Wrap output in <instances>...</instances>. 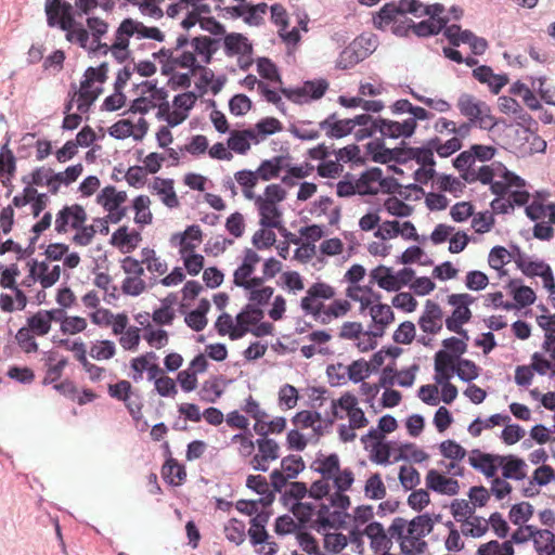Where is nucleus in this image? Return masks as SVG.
<instances>
[{
  "mask_svg": "<svg viewBox=\"0 0 555 555\" xmlns=\"http://www.w3.org/2000/svg\"><path fill=\"white\" fill-rule=\"evenodd\" d=\"M72 3L65 0H47L44 12L47 15V24L49 27H57L66 31V39L72 42L74 33L72 29L79 24L76 21V11Z\"/></svg>",
  "mask_w": 555,
  "mask_h": 555,
  "instance_id": "obj_1",
  "label": "nucleus"
},
{
  "mask_svg": "<svg viewBox=\"0 0 555 555\" xmlns=\"http://www.w3.org/2000/svg\"><path fill=\"white\" fill-rule=\"evenodd\" d=\"M371 281L387 292H398L402 286L410 284L415 279V271L411 267H404L395 272L391 267L379 264L370 273Z\"/></svg>",
  "mask_w": 555,
  "mask_h": 555,
  "instance_id": "obj_2",
  "label": "nucleus"
},
{
  "mask_svg": "<svg viewBox=\"0 0 555 555\" xmlns=\"http://www.w3.org/2000/svg\"><path fill=\"white\" fill-rule=\"evenodd\" d=\"M328 81L324 78L306 80L301 87H281L280 92L295 104L302 105L320 100L328 89Z\"/></svg>",
  "mask_w": 555,
  "mask_h": 555,
  "instance_id": "obj_3",
  "label": "nucleus"
},
{
  "mask_svg": "<svg viewBox=\"0 0 555 555\" xmlns=\"http://www.w3.org/2000/svg\"><path fill=\"white\" fill-rule=\"evenodd\" d=\"M335 296V289L324 282L313 283L307 291V295L300 300V308L306 314H311L315 320L321 317L324 304L313 305L318 299L328 300Z\"/></svg>",
  "mask_w": 555,
  "mask_h": 555,
  "instance_id": "obj_4",
  "label": "nucleus"
},
{
  "mask_svg": "<svg viewBox=\"0 0 555 555\" xmlns=\"http://www.w3.org/2000/svg\"><path fill=\"white\" fill-rule=\"evenodd\" d=\"M475 301V298L467 294H452L448 297V304L454 307L450 317H447L444 323L447 328H459L472 319V311L469 306Z\"/></svg>",
  "mask_w": 555,
  "mask_h": 555,
  "instance_id": "obj_5",
  "label": "nucleus"
},
{
  "mask_svg": "<svg viewBox=\"0 0 555 555\" xmlns=\"http://www.w3.org/2000/svg\"><path fill=\"white\" fill-rule=\"evenodd\" d=\"M501 459L500 454L486 453L479 449H474L470 451L468 463L474 469L490 479L496 476L501 466Z\"/></svg>",
  "mask_w": 555,
  "mask_h": 555,
  "instance_id": "obj_6",
  "label": "nucleus"
},
{
  "mask_svg": "<svg viewBox=\"0 0 555 555\" xmlns=\"http://www.w3.org/2000/svg\"><path fill=\"white\" fill-rule=\"evenodd\" d=\"M391 152L390 163H396L397 165H405L410 160H414L418 165L429 163L425 142L423 145L414 147L410 146L404 140H402L396 147L391 149Z\"/></svg>",
  "mask_w": 555,
  "mask_h": 555,
  "instance_id": "obj_7",
  "label": "nucleus"
},
{
  "mask_svg": "<svg viewBox=\"0 0 555 555\" xmlns=\"http://www.w3.org/2000/svg\"><path fill=\"white\" fill-rule=\"evenodd\" d=\"M500 177L502 180H493L489 186L492 194H494L495 198H504L507 195L512 188L521 189L526 185L525 179L509 170L506 166L499 163Z\"/></svg>",
  "mask_w": 555,
  "mask_h": 555,
  "instance_id": "obj_8",
  "label": "nucleus"
},
{
  "mask_svg": "<svg viewBox=\"0 0 555 555\" xmlns=\"http://www.w3.org/2000/svg\"><path fill=\"white\" fill-rule=\"evenodd\" d=\"M463 144L460 138L453 137L442 143L439 137H433L425 141V147L427 150V157L429 159V165H436V159L434 153L436 152L439 157L448 158L454 153L459 152L462 149Z\"/></svg>",
  "mask_w": 555,
  "mask_h": 555,
  "instance_id": "obj_9",
  "label": "nucleus"
},
{
  "mask_svg": "<svg viewBox=\"0 0 555 555\" xmlns=\"http://www.w3.org/2000/svg\"><path fill=\"white\" fill-rule=\"evenodd\" d=\"M260 261V256L251 248L244 249V258L242 263L234 270V284L237 287L250 288L253 285L248 284L246 279L251 278L256 264Z\"/></svg>",
  "mask_w": 555,
  "mask_h": 555,
  "instance_id": "obj_10",
  "label": "nucleus"
},
{
  "mask_svg": "<svg viewBox=\"0 0 555 555\" xmlns=\"http://www.w3.org/2000/svg\"><path fill=\"white\" fill-rule=\"evenodd\" d=\"M286 197V191L280 184H269L264 189V197L258 195L255 197V205L258 212L269 211L278 212V204L283 202Z\"/></svg>",
  "mask_w": 555,
  "mask_h": 555,
  "instance_id": "obj_11",
  "label": "nucleus"
},
{
  "mask_svg": "<svg viewBox=\"0 0 555 555\" xmlns=\"http://www.w3.org/2000/svg\"><path fill=\"white\" fill-rule=\"evenodd\" d=\"M426 488L442 494L456 495L460 491L459 481L454 478H446L437 469H429L426 476Z\"/></svg>",
  "mask_w": 555,
  "mask_h": 555,
  "instance_id": "obj_12",
  "label": "nucleus"
},
{
  "mask_svg": "<svg viewBox=\"0 0 555 555\" xmlns=\"http://www.w3.org/2000/svg\"><path fill=\"white\" fill-rule=\"evenodd\" d=\"M466 351L467 344L459 337L451 336L442 340V348L435 353V357L442 359L443 362L457 364L461 360H466L462 357Z\"/></svg>",
  "mask_w": 555,
  "mask_h": 555,
  "instance_id": "obj_13",
  "label": "nucleus"
},
{
  "mask_svg": "<svg viewBox=\"0 0 555 555\" xmlns=\"http://www.w3.org/2000/svg\"><path fill=\"white\" fill-rule=\"evenodd\" d=\"M128 28V37H132L137 35L138 39H152L157 42H163L165 40L164 33L155 26H145L142 22L135 21L131 17H126L121 22V29Z\"/></svg>",
  "mask_w": 555,
  "mask_h": 555,
  "instance_id": "obj_14",
  "label": "nucleus"
},
{
  "mask_svg": "<svg viewBox=\"0 0 555 555\" xmlns=\"http://www.w3.org/2000/svg\"><path fill=\"white\" fill-rule=\"evenodd\" d=\"M501 470L505 479L524 480L527 477L526 462L514 454L501 455Z\"/></svg>",
  "mask_w": 555,
  "mask_h": 555,
  "instance_id": "obj_15",
  "label": "nucleus"
},
{
  "mask_svg": "<svg viewBox=\"0 0 555 555\" xmlns=\"http://www.w3.org/2000/svg\"><path fill=\"white\" fill-rule=\"evenodd\" d=\"M382 168L370 167L362 171L356 180L358 184V195L360 196H375L379 193V189L374 186V183H379L382 179Z\"/></svg>",
  "mask_w": 555,
  "mask_h": 555,
  "instance_id": "obj_16",
  "label": "nucleus"
},
{
  "mask_svg": "<svg viewBox=\"0 0 555 555\" xmlns=\"http://www.w3.org/2000/svg\"><path fill=\"white\" fill-rule=\"evenodd\" d=\"M310 468L320 474L324 480H331L334 475L339 473L340 462L336 453L324 455L321 451L318 453L315 461Z\"/></svg>",
  "mask_w": 555,
  "mask_h": 555,
  "instance_id": "obj_17",
  "label": "nucleus"
},
{
  "mask_svg": "<svg viewBox=\"0 0 555 555\" xmlns=\"http://www.w3.org/2000/svg\"><path fill=\"white\" fill-rule=\"evenodd\" d=\"M513 299L518 304V309L529 307L534 304L537 295L534 291L524 285L521 279H511L506 285Z\"/></svg>",
  "mask_w": 555,
  "mask_h": 555,
  "instance_id": "obj_18",
  "label": "nucleus"
},
{
  "mask_svg": "<svg viewBox=\"0 0 555 555\" xmlns=\"http://www.w3.org/2000/svg\"><path fill=\"white\" fill-rule=\"evenodd\" d=\"M141 240L140 232L135 230L129 232L128 227L122 225L113 233L109 243L119 247L122 253H130L137 248Z\"/></svg>",
  "mask_w": 555,
  "mask_h": 555,
  "instance_id": "obj_19",
  "label": "nucleus"
},
{
  "mask_svg": "<svg viewBox=\"0 0 555 555\" xmlns=\"http://www.w3.org/2000/svg\"><path fill=\"white\" fill-rule=\"evenodd\" d=\"M412 23V33L418 38H429L439 35L444 26L449 23V17L438 16L436 20H423L415 23L413 20H408Z\"/></svg>",
  "mask_w": 555,
  "mask_h": 555,
  "instance_id": "obj_20",
  "label": "nucleus"
},
{
  "mask_svg": "<svg viewBox=\"0 0 555 555\" xmlns=\"http://www.w3.org/2000/svg\"><path fill=\"white\" fill-rule=\"evenodd\" d=\"M224 53L228 56L237 54H251L253 46L248 38L241 33H229L224 35L223 40Z\"/></svg>",
  "mask_w": 555,
  "mask_h": 555,
  "instance_id": "obj_21",
  "label": "nucleus"
},
{
  "mask_svg": "<svg viewBox=\"0 0 555 555\" xmlns=\"http://www.w3.org/2000/svg\"><path fill=\"white\" fill-rule=\"evenodd\" d=\"M249 141H253L255 144L260 142V139L253 129H245L241 132H231L227 143L231 151L240 155H245L250 150Z\"/></svg>",
  "mask_w": 555,
  "mask_h": 555,
  "instance_id": "obj_22",
  "label": "nucleus"
},
{
  "mask_svg": "<svg viewBox=\"0 0 555 555\" xmlns=\"http://www.w3.org/2000/svg\"><path fill=\"white\" fill-rule=\"evenodd\" d=\"M289 155H278L260 163L256 170L259 178L263 181H270L280 176V172L286 168L285 160L289 159Z\"/></svg>",
  "mask_w": 555,
  "mask_h": 555,
  "instance_id": "obj_23",
  "label": "nucleus"
},
{
  "mask_svg": "<svg viewBox=\"0 0 555 555\" xmlns=\"http://www.w3.org/2000/svg\"><path fill=\"white\" fill-rule=\"evenodd\" d=\"M192 241H196L201 243L203 241V232L198 224H191L188 225L186 229L183 232L175 233L170 237V244L172 246L179 245L181 247L180 253L185 251L186 249L193 250L195 248V245L191 242H188V237Z\"/></svg>",
  "mask_w": 555,
  "mask_h": 555,
  "instance_id": "obj_24",
  "label": "nucleus"
},
{
  "mask_svg": "<svg viewBox=\"0 0 555 555\" xmlns=\"http://www.w3.org/2000/svg\"><path fill=\"white\" fill-rule=\"evenodd\" d=\"M457 106L461 114L468 117L472 122H476L483 108L490 112V107L485 102L475 101V98L467 93H463L459 98Z\"/></svg>",
  "mask_w": 555,
  "mask_h": 555,
  "instance_id": "obj_25",
  "label": "nucleus"
},
{
  "mask_svg": "<svg viewBox=\"0 0 555 555\" xmlns=\"http://www.w3.org/2000/svg\"><path fill=\"white\" fill-rule=\"evenodd\" d=\"M120 29H121V23L119 24V26L116 29L115 41L112 44V47L109 48V51L112 52V54L117 63L126 62L131 55V52L129 51V43H130L129 39L131 37L127 36L129 30H128V28H124L122 30H120Z\"/></svg>",
  "mask_w": 555,
  "mask_h": 555,
  "instance_id": "obj_26",
  "label": "nucleus"
},
{
  "mask_svg": "<svg viewBox=\"0 0 555 555\" xmlns=\"http://www.w3.org/2000/svg\"><path fill=\"white\" fill-rule=\"evenodd\" d=\"M399 15L396 1L386 2L377 12L373 13L372 24L378 30H386L390 24H395Z\"/></svg>",
  "mask_w": 555,
  "mask_h": 555,
  "instance_id": "obj_27",
  "label": "nucleus"
},
{
  "mask_svg": "<svg viewBox=\"0 0 555 555\" xmlns=\"http://www.w3.org/2000/svg\"><path fill=\"white\" fill-rule=\"evenodd\" d=\"M256 444L258 448V454H255L251 459V463L258 462H272L280 457V446L272 438H257Z\"/></svg>",
  "mask_w": 555,
  "mask_h": 555,
  "instance_id": "obj_28",
  "label": "nucleus"
},
{
  "mask_svg": "<svg viewBox=\"0 0 555 555\" xmlns=\"http://www.w3.org/2000/svg\"><path fill=\"white\" fill-rule=\"evenodd\" d=\"M511 417L508 414L504 413H495L490 415L486 420H481L480 417H476L469 425H468V433L473 437H479L483 429H490L494 426H499L502 423H509Z\"/></svg>",
  "mask_w": 555,
  "mask_h": 555,
  "instance_id": "obj_29",
  "label": "nucleus"
},
{
  "mask_svg": "<svg viewBox=\"0 0 555 555\" xmlns=\"http://www.w3.org/2000/svg\"><path fill=\"white\" fill-rule=\"evenodd\" d=\"M127 201V193L125 191H117L114 185H107L96 195V203L103 209L122 207L121 205Z\"/></svg>",
  "mask_w": 555,
  "mask_h": 555,
  "instance_id": "obj_30",
  "label": "nucleus"
},
{
  "mask_svg": "<svg viewBox=\"0 0 555 555\" xmlns=\"http://www.w3.org/2000/svg\"><path fill=\"white\" fill-rule=\"evenodd\" d=\"M366 154L370 159L377 164H389L390 155L392 154L391 149L387 147L383 138H376L365 145Z\"/></svg>",
  "mask_w": 555,
  "mask_h": 555,
  "instance_id": "obj_31",
  "label": "nucleus"
},
{
  "mask_svg": "<svg viewBox=\"0 0 555 555\" xmlns=\"http://www.w3.org/2000/svg\"><path fill=\"white\" fill-rule=\"evenodd\" d=\"M366 57L367 53L360 52V49H357L352 43H350L340 52L336 61V68L343 70L350 69Z\"/></svg>",
  "mask_w": 555,
  "mask_h": 555,
  "instance_id": "obj_32",
  "label": "nucleus"
},
{
  "mask_svg": "<svg viewBox=\"0 0 555 555\" xmlns=\"http://www.w3.org/2000/svg\"><path fill=\"white\" fill-rule=\"evenodd\" d=\"M393 444L395 441L392 440L375 441L371 450L370 460L377 465L387 466L391 464L390 456L393 452Z\"/></svg>",
  "mask_w": 555,
  "mask_h": 555,
  "instance_id": "obj_33",
  "label": "nucleus"
},
{
  "mask_svg": "<svg viewBox=\"0 0 555 555\" xmlns=\"http://www.w3.org/2000/svg\"><path fill=\"white\" fill-rule=\"evenodd\" d=\"M434 380L437 385L452 384L451 378L456 375L457 367L451 362H443L442 359L434 357Z\"/></svg>",
  "mask_w": 555,
  "mask_h": 555,
  "instance_id": "obj_34",
  "label": "nucleus"
},
{
  "mask_svg": "<svg viewBox=\"0 0 555 555\" xmlns=\"http://www.w3.org/2000/svg\"><path fill=\"white\" fill-rule=\"evenodd\" d=\"M162 475L168 485L177 486L178 483L173 481L172 476L179 480V483L183 482L186 479L185 466L176 459H166L162 467Z\"/></svg>",
  "mask_w": 555,
  "mask_h": 555,
  "instance_id": "obj_35",
  "label": "nucleus"
},
{
  "mask_svg": "<svg viewBox=\"0 0 555 555\" xmlns=\"http://www.w3.org/2000/svg\"><path fill=\"white\" fill-rule=\"evenodd\" d=\"M87 26L91 31L93 41L98 43V48H103V55H106L109 47L106 43H102L101 38L107 33L108 24L98 16H88Z\"/></svg>",
  "mask_w": 555,
  "mask_h": 555,
  "instance_id": "obj_36",
  "label": "nucleus"
},
{
  "mask_svg": "<svg viewBox=\"0 0 555 555\" xmlns=\"http://www.w3.org/2000/svg\"><path fill=\"white\" fill-rule=\"evenodd\" d=\"M428 459V454L417 449L412 442H403L399 447V453L395 456L393 462L399 461H413L414 463H423Z\"/></svg>",
  "mask_w": 555,
  "mask_h": 555,
  "instance_id": "obj_37",
  "label": "nucleus"
},
{
  "mask_svg": "<svg viewBox=\"0 0 555 555\" xmlns=\"http://www.w3.org/2000/svg\"><path fill=\"white\" fill-rule=\"evenodd\" d=\"M534 513V508L529 502L513 504L508 512V519L513 525L520 526L526 524Z\"/></svg>",
  "mask_w": 555,
  "mask_h": 555,
  "instance_id": "obj_38",
  "label": "nucleus"
},
{
  "mask_svg": "<svg viewBox=\"0 0 555 555\" xmlns=\"http://www.w3.org/2000/svg\"><path fill=\"white\" fill-rule=\"evenodd\" d=\"M257 72L263 79L271 82H282V77L276 64L267 56H260L256 61Z\"/></svg>",
  "mask_w": 555,
  "mask_h": 555,
  "instance_id": "obj_39",
  "label": "nucleus"
},
{
  "mask_svg": "<svg viewBox=\"0 0 555 555\" xmlns=\"http://www.w3.org/2000/svg\"><path fill=\"white\" fill-rule=\"evenodd\" d=\"M405 199H402L401 197H388L384 202V208L385 210L397 218H405L413 214L414 208L406 204L404 202Z\"/></svg>",
  "mask_w": 555,
  "mask_h": 555,
  "instance_id": "obj_40",
  "label": "nucleus"
},
{
  "mask_svg": "<svg viewBox=\"0 0 555 555\" xmlns=\"http://www.w3.org/2000/svg\"><path fill=\"white\" fill-rule=\"evenodd\" d=\"M222 376H215L212 380H205L202 384L198 396L202 401L215 403L223 393V389L219 387L218 382Z\"/></svg>",
  "mask_w": 555,
  "mask_h": 555,
  "instance_id": "obj_41",
  "label": "nucleus"
},
{
  "mask_svg": "<svg viewBox=\"0 0 555 555\" xmlns=\"http://www.w3.org/2000/svg\"><path fill=\"white\" fill-rule=\"evenodd\" d=\"M291 512L295 514L298 524L304 530L313 522L312 517L315 514V505L311 502L294 503L291 507Z\"/></svg>",
  "mask_w": 555,
  "mask_h": 555,
  "instance_id": "obj_42",
  "label": "nucleus"
},
{
  "mask_svg": "<svg viewBox=\"0 0 555 555\" xmlns=\"http://www.w3.org/2000/svg\"><path fill=\"white\" fill-rule=\"evenodd\" d=\"M379 192L388 195H399L402 199H411V194L403 191V185L392 176L384 177L382 173Z\"/></svg>",
  "mask_w": 555,
  "mask_h": 555,
  "instance_id": "obj_43",
  "label": "nucleus"
},
{
  "mask_svg": "<svg viewBox=\"0 0 555 555\" xmlns=\"http://www.w3.org/2000/svg\"><path fill=\"white\" fill-rule=\"evenodd\" d=\"M306 468L305 461L300 455L289 454L281 460V469L291 479H296Z\"/></svg>",
  "mask_w": 555,
  "mask_h": 555,
  "instance_id": "obj_44",
  "label": "nucleus"
},
{
  "mask_svg": "<svg viewBox=\"0 0 555 555\" xmlns=\"http://www.w3.org/2000/svg\"><path fill=\"white\" fill-rule=\"evenodd\" d=\"M308 495V488L304 481H293L288 489L281 495L282 503L286 506L292 501L294 503H302L301 499Z\"/></svg>",
  "mask_w": 555,
  "mask_h": 555,
  "instance_id": "obj_45",
  "label": "nucleus"
},
{
  "mask_svg": "<svg viewBox=\"0 0 555 555\" xmlns=\"http://www.w3.org/2000/svg\"><path fill=\"white\" fill-rule=\"evenodd\" d=\"M197 99L198 95L195 91L179 93L172 100L173 109L189 117L190 111L195 106Z\"/></svg>",
  "mask_w": 555,
  "mask_h": 555,
  "instance_id": "obj_46",
  "label": "nucleus"
},
{
  "mask_svg": "<svg viewBox=\"0 0 555 555\" xmlns=\"http://www.w3.org/2000/svg\"><path fill=\"white\" fill-rule=\"evenodd\" d=\"M337 159L344 163H350L356 166H362L365 164L366 159L361 156V151L359 145L349 144L343 149H339L335 152Z\"/></svg>",
  "mask_w": 555,
  "mask_h": 555,
  "instance_id": "obj_47",
  "label": "nucleus"
},
{
  "mask_svg": "<svg viewBox=\"0 0 555 555\" xmlns=\"http://www.w3.org/2000/svg\"><path fill=\"white\" fill-rule=\"evenodd\" d=\"M455 365L457 367L456 376L464 383L470 384L479 377L481 372V367L470 359L461 360V362Z\"/></svg>",
  "mask_w": 555,
  "mask_h": 555,
  "instance_id": "obj_48",
  "label": "nucleus"
},
{
  "mask_svg": "<svg viewBox=\"0 0 555 555\" xmlns=\"http://www.w3.org/2000/svg\"><path fill=\"white\" fill-rule=\"evenodd\" d=\"M364 492L371 500H382L386 496V487L378 473L371 475L366 480Z\"/></svg>",
  "mask_w": 555,
  "mask_h": 555,
  "instance_id": "obj_49",
  "label": "nucleus"
},
{
  "mask_svg": "<svg viewBox=\"0 0 555 555\" xmlns=\"http://www.w3.org/2000/svg\"><path fill=\"white\" fill-rule=\"evenodd\" d=\"M283 125L275 117H263L255 125V132L260 141L271 134L282 131Z\"/></svg>",
  "mask_w": 555,
  "mask_h": 555,
  "instance_id": "obj_50",
  "label": "nucleus"
},
{
  "mask_svg": "<svg viewBox=\"0 0 555 555\" xmlns=\"http://www.w3.org/2000/svg\"><path fill=\"white\" fill-rule=\"evenodd\" d=\"M387 125V138L397 140L399 138L410 139L414 135V131L410 126L408 119L403 121L391 120L386 124Z\"/></svg>",
  "mask_w": 555,
  "mask_h": 555,
  "instance_id": "obj_51",
  "label": "nucleus"
},
{
  "mask_svg": "<svg viewBox=\"0 0 555 555\" xmlns=\"http://www.w3.org/2000/svg\"><path fill=\"white\" fill-rule=\"evenodd\" d=\"M301 526L296 522L288 514L278 516L274 521V532L280 537L301 531Z\"/></svg>",
  "mask_w": 555,
  "mask_h": 555,
  "instance_id": "obj_52",
  "label": "nucleus"
},
{
  "mask_svg": "<svg viewBox=\"0 0 555 555\" xmlns=\"http://www.w3.org/2000/svg\"><path fill=\"white\" fill-rule=\"evenodd\" d=\"M440 453L451 461H462L466 456V450L455 440L447 439L439 444Z\"/></svg>",
  "mask_w": 555,
  "mask_h": 555,
  "instance_id": "obj_53",
  "label": "nucleus"
},
{
  "mask_svg": "<svg viewBox=\"0 0 555 555\" xmlns=\"http://www.w3.org/2000/svg\"><path fill=\"white\" fill-rule=\"evenodd\" d=\"M224 531L227 539L236 546L241 545L245 541V524L237 518H232L229 521V525L224 527Z\"/></svg>",
  "mask_w": 555,
  "mask_h": 555,
  "instance_id": "obj_54",
  "label": "nucleus"
},
{
  "mask_svg": "<svg viewBox=\"0 0 555 555\" xmlns=\"http://www.w3.org/2000/svg\"><path fill=\"white\" fill-rule=\"evenodd\" d=\"M253 108V101L244 93H236L229 100V111L236 117L244 116Z\"/></svg>",
  "mask_w": 555,
  "mask_h": 555,
  "instance_id": "obj_55",
  "label": "nucleus"
},
{
  "mask_svg": "<svg viewBox=\"0 0 555 555\" xmlns=\"http://www.w3.org/2000/svg\"><path fill=\"white\" fill-rule=\"evenodd\" d=\"M460 40L469 46L474 55H482L489 48L488 41L485 38L476 36L469 29H464L463 36Z\"/></svg>",
  "mask_w": 555,
  "mask_h": 555,
  "instance_id": "obj_56",
  "label": "nucleus"
},
{
  "mask_svg": "<svg viewBox=\"0 0 555 555\" xmlns=\"http://www.w3.org/2000/svg\"><path fill=\"white\" fill-rule=\"evenodd\" d=\"M220 39L210 36L199 35L191 39V46L196 54L203 52H217Z\"/></svg>",
  "mask_w": 555,
  "mask_h": 555,
  "instance_id": "obj_57",
  "label": "nucleus"
},
{
  "mask_svg": "<svg viewBox=\"0 0 555 555\" xmlns=\"http://www.w3.org/2000/svg\"><path fill=\"white\" fill-rule=\"evenodd\" d=\"M516 264L528 278L540 276L541 271H544L546 266H548L543 260L527 261L524 255H520V257L516 259Z\"/></svg>",
  "mask_w": 555,
  "mask_h": 555,
  "instance_id": "obj_58",
  "label": "nucleus"
},
{
  "mask_svg": "<svg viewBox=\"0 0 555 555\" xmlns=\"http://www.w3.org/2000/svg\"><path fill=\"white\" fill-rule=\"evenodd\" d=\"M415 335L416 331L414 323L411 321H403L393 332L392 339L397 344L409 345L414 340Z\"/></svg>",
  "mask_w": 555,
  "mask_h": 555,
  "instance_id": "obj_59",
  "label": "nucleus"
},
{
  "mask_svg": "<svg viewBox=\"0 0 555 555\" xmlns=\"http://www.w3.org/2000/svg\"><path fill=\"white\" fill-rule=\"evenodd\" d=\"M348 538L340 532L326 533L324 535V548L332 554L340 553L348 546Z\"/></svg>",
  "mask_w": 555,
  "mask_h": 555,
  "instance_id": "obj_60",
  "label": "nucleus"
},
{
  "mask_svg": "<svg viewBox=\"0 0 555 555\" xmlns=\"http://www.w3.org/2000/svg\"><path fill=\"white\" fill-rule=\"evenodd\" d=\"M26 322L28 325L27 328L38 336H44L51 330L49 320H47V318L42 314L41 310L28 317Z\"/></svg>",
  "mask_w": 555,
  "mask_h": 555,
  "instance_id": "obj_61",
  "label": "nucleus"
},
{
  "mask_svg": "<svg viewBox=\"0 0 555 555\" xmlns=\"http://www.w3.org/2000/svg\"><path fill=\"white\" fill-rule=\"evenodd\" d=\"M495 219L493 212L489 210H485L474 215L472 220V228L478 234H483L489 232L494 225Z\"/></svg>",
  "mask_w": 555,
  "mask_h": 555,
  "instance_id": "obj_62",
  "label": "nucleus"
},
{
  "mask_svg": "<svg viewBox=\"0 0 555 555\" xmlns=\"http://www.w3.org/2000/svg\"><path fill=\"white\" fill-rule=\"evenodd\" d=\"M273 229H263L256 231L251 237V244L258 249L263 250L273 246L276 242V235Z\"/></svg>",
  "mask_w": 555,
  "mask_h": 555,
  "instance_id": "obj_63",
  "label": "nucleus"
},
{
  "mask_svg": "<svg viewBox=\"0 0 555 555\" xmlns=\"http://www.w3.org/2000/svg\"><path fill=\"white\" fill-rule=\"evenodd\" d=\"M489 284L488 275L480 270H470L465 278V286L469 291L479 292Z\"/></svg>",
  "mask_w": 555,
  "mask_h": 555,
  "instance_id": "obj_64",
  "label": "nucleus"
}]
</instances>
